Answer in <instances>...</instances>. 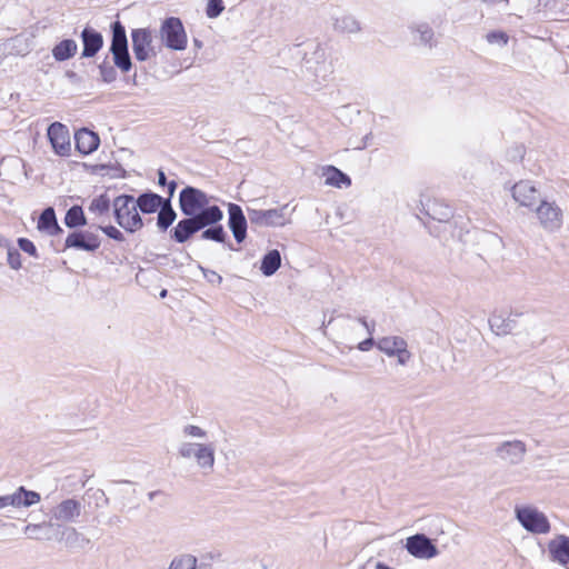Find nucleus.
<instances>
[{
  "label": "nucleus",
  "instance_id": "1",
  "mask_svg": "<svg viewBox=\"0 0 569 569\" xmlns=\"http://www.w3.org/2000/svg\"><path fill=\"white\" fill-rule=\"evenodd\" d=\"M184 438L178 446V456L191 461L203 475L213 472L217 461V447L214 442L204 441L208 430L193 423L182 427Z\"/></svg>",
  "mask_w": 569,
  "mask_h": 569
},
{
  "label": "nucleus",
  "instance_id": "2",
  "mask_svg": "<svg viewBox=\"0 0 569 569\" xmlns=\"http://www.w3.org/2000/svg\"><path fill=\"white\" fill-rule=\"evenodd\" d=\"M81 501L74 498H67L57 503L50 511V520L54 523L53 533L44 535L46 539H54L57 541H69L78 535L76 528L63 526L78 520L82 513Z\"/></svg>",
  "mask_w": 569,
  "mask_h": 569
},
{
  "label": "nucleus",
  "instance_id": "3",
  "mask_svg": "<svg viewBox=\"0 0 569 569\" xmlns=\"http://www.w3.org/2000/svg\"><path fill=\"white\" fill-rule=\"evenodd\" d=\"M222 217L223 213L220 208L211 206L197 217L180 220L173 229V238L177 242L183 243L199 230L219 222Z\"/></svg>",
  "mask_w": 569,
  "mask_h": 569
},
{
  "label": "nucleus",
  "instance_id": "4",
  "mask_svg": "<svg viewBox=\"0 0 569 569\" xmlns=\"http://www.w3.org/2000/svg\"><path fill=\"white\" fill-rule=\"evenodd\" d=\"M537 226L547 233H556L565 223V211L556 200L540 199L531 210Z\"/></svg>",
  "mask_w": 569,
  "mask_h": 569
},
{
  "label": "nucleus",
  "instance_id": "5",
  "mask_svg": "<svg viewBox=\"0 0 569 569\" xmlns=\"http://www.w3.org/2000/svg\"><path fill=\"white\" fill-rule=\"evenodd\" d=\"M247 214L250 223L258 228H280L291 223V216L295 208L282 204L273 209H258L247 207Z\"/></svg>",
  "mask_w": 569,
  "mask_h": 569
},
{
  "label": "nucleus",
  "instance_id": "6",
  "mask_svg": "<svg viewBox=\"0 0 569 569\" xmlns=\"http://www.w3.org/2000/svg\"><path fill=\"white\" fill-rule=\"evenodd\" d=\"M117 223L128 232H136L143 227L138 212V204L132 196L122 194L112 202Z\"/></svg>",
  "mask_w": 569,
  "mask_h": 569
},
{
  "label": "nucleus",
  "instance_id": "7",
  "mask_svg": "<svg viewBox=\"0 0 569 569\" xmlns=\"http://www.w3.org/2000/svg\"><path fill=\"white\" fill-rule=\"evenodd\" d=\"M306 70L315 77V89H319L321 83L332 73V64L326 48L317 43L311 50L306 52Z\"/></svg>",
  "mask_w": 569,
  "mask_h": 569
},
{
  "label": "nucleus",
  "instance_id": "8",
  "mask_svg": "<svg viewBox=\"0 0 569 569\" xmlns=\"http://www.w3.org/2000/svg\"><path fill=\"white\" fill-rule=\"evenodd\" d=\"M515 516L519 523L528 531L535 535H546L551 530L548 517L536 506L521 505L516 506Z\"/></svg>",
  "mask_w": 569,
  "mask_h": 569
},
{
  "label": "nucleus",
  "instance_id": "9",
  "mask_svg": "<svg viewBox=\"0 0 569 569\" xmlns=\"http://www.w3.org/2000/svg\"><path fill=\"white\" fill-rule=\"evenodd\" d=\"M161 44L170 50L183 51L188 46V37L181 20L177 17L166 18L159 28Z\"/></svg>",
  "mask_w": 569,
  "mask_h": 569
},
{
  "label": "nucleus",
  "instance_id": "10",
  "mask_svg": "<svg viewBox=\"0 0 569 569\" xmlns=\"http://www.w3.org/2000/svg\"><path fill=\"white\" fill-rule=\"evenodd\" d=\"M132 51L138 61L156 58L162 44L156 41L152 31L148 28H138L131 31Z\"/></svg>",
  "mask_w": 569,
  "mask_h": 569
},
{
  "label": "nucleus",
  "instance_id": "11",
  "mask_svg": "<svg viewBox=\"0 0 569 569\" xmlns=\"http://www.w3.org/2000/svg\"><path fill=\"white\" fill-rule=\"evenodd\" d=\"M110 51L113 56L114 64L122 72H128L131 69L132 63L128 51L126 30L119 21L112 24V41Z\"/></svg>",
  "mask_w": 569,
  "mask_h": 569
},
{
  "label": "nucleus",
  "instance_id": "12",
  "mask_svg": "<svg viewBox=\"0 0 569 569\" xmlns=\"http://www.w3.org/2000/svg\"><path fill=\"white\" fill-rule=\"evenodd\" d=\"M379 351L389 358H396L397 363L405 367L412 358L408 349V342L400 336H386L376 341Z\"/></svg>",
  "mask_w": 569,
  "mask_h": 569
},
{
  "label": "nucleus",
  "instance_id": "13",
  "mask_svg": "<svg viewBox=\"0 0 569 569\" xmlns=\"http://www.w3.org/2000/svg\"><path fill=\"white\" fill-rule=\"evenodd\" d=\"M179 203L181 211L188 217H197L210 207L207 194L192 187H187L180 192Z\"/></svg>",
  "mask_w": 569,
  "mask_h": 569
},
{
  "label": "nucleus",
  "instance_id": "14",
  "mask_svg": "<svg viewBox=\"0 0 569 569\" xmlns=\"http://www.w3.org/2000/svg\"><path fill=\"white\" fill-rule=\"evenodd\" d=\"M407 552L416 559L429 560L439 555V550L430 538L423 533H416L406 539Z\"/></svg>",
  "mask_w": 569,
  "mask_h": 569
},
{
  "label": "nucleus",
  "instance_id": "15",
  "mask_svg": "<svg viewBox=\"0 0 569 569\" xmlns=\"http://www.w3.org/2000/svg\"><path fill=\"white\" fill-rule=\"evenodd\" d=\"M512 200L522 208L530 211L539 202V190L535 182L531 180H520L516 182L510 189Z\"/></svg>",
  "mask_w": 569,
  "mask_h": 569
},
{
  "label": "nucleus",
  "instance_id": "16",
  "mask_svg": "<svg viewBox=\"0 0 569 569\" xmlns=\"http://www.w3.org/2000/svg\"><path fill=\"white\" fill-rule=\"evenodd\" d=\"M549 560L569 569V536L555 533L546 543Z\"/></svg>",
  "mask_w": 569,
  "mask_h": 569
},
{
  "label": "nucleus",
  "instance_id": "17",
  "mask_svg": "<svg viewBox=\"0 0 569 569\" xmlns=\"http://www.w3.org/2000/svg\"><path fill=\"white\" fill-rule=\"evenodd\" d=\"M47 136L56 154L61 157L70 156V133L64 124L60 122L51 123L48 128Z\"/></svg>",
  "mask_w": 569,
  "mask_h": 569
},
{
  "label": "nucleus",
  "instance_id": "18",
  "mask_svg": "<svg viewBox=\"0 0 569 569\" xmlns=\"http://www.w3.org/2000/svg\"><path fill=\"white\" fill-rule=\"evenodd\" d=\"M41 497L38 492L19 487L12 493L0 496V510L9 506L13 508H29L39 503Z\"/></svg>",
  "mask_w": 569,
  "mask_h": 569
},
{
  "label": "nucleus",
  "instance_id": "19",
  "mask_svg": "<svg viewBox=\"0 0 569 569\" xmlns=\"http://www.w3.org/2000/svg\"><path fill=\"white\" fill-rule=\"evenodd\" d=\"M526 451V445L521 440L506 441L497 448L498 457L512 465L519 463Z\"/></svg>",
  "mask_w": 569,
  "mask_h": 569
},
{
  "label": "nucleus",
  "instance_id": "20",
  "mask_svg": "<svg viewBox=\"0 0 569 569\" xmlns=\"http://www.w3.org/2000/svg\"><path fill=\"white\" fill-rule=\"evenodd\" d=\"M99 237L92 232H72L66 239L67 248L94 251L99 248Z\"/></svg>",
  "mask_w": 569,
  "mask_h": 569
},
{
  "label": "nucleus",
  "instance_id": "21",
  "mask_svg": "<svg viewBox=\"0 0 569 569\" xmlns=\"http://www.w3.org/2000/svg\"><path fill=\"white\" fill-rule=\"evenodd\" d=\"M229 228L237 242H242L247 237V220L242 209L234 203L229 204Z\"/></svg>",
  "mask_w": 569,
  "mask_h": 569
},
{
  "label": "nucleus",
  "instance_id": "22",
  "mask_svg": "<svg viewBox=\"0 0 569 569\" xmlns=\"http://www.w3.org/2000/svg\"><path fill=\"white\" fill-rule=\"evenodd\" d=\"M74 140L78 151L82 154H90L97 150L100 143L99 136L86 128L76 132Z\"/></svg>",
  "mask_w": 569,
  "mask_h": 569
},
{
  "label": "nucleus",
  "instance_id": "23",
  "mask_svg": "<svg viewBox=\"0 0 569 569\" xmlns=\"http://www.w3.org/2000/svg\"><path fill=\"white\" fill-rule=\"evenodd\" d=\"M81 39L83 42L82 57L91 58L102 48L103 38L101 33L97 32L91 28H84L81 32Z\"/></svg>",
  "mask_w": 569,
  "mask_h": 569
},
{
  "label": "nucleus",
  "instance_id": "24",
  "mask_svg": "<svg viewBox=\"0 0 569 569\" xmlns=\"http://www.w3.org/2000/svg\"><path fill=\"white\" fill-rule=\"evenodd\" d=\"M426 213L437 221L446 222L452 217V209L442 200L432 199L426 204Z\"/></svg>",
  "mask_w": 569,
  "mask_h": 569
},
{
  "label": "nucleus",
  "instance_id": "25",
  "mask_svg": "<svg viewBox=\"0 0 569 569\" xmlns=\"http://www.w3.org/2000/svg\"><path fill=\"white\" fill-rule=\"evenodd\" d=\"M322 176L327 186L336 188H348L351 184V179L333 166L323 168Z\"/></svg>",
  "mask_w": 569,
  "mask_h": 569
},
{
  "label": "nucleus",
  "instance_id": "26",
  "mask_svg": "<svg viewBox=\"0 0 569 569\" xmlns=\"http://www.w3.org/2000/svg\"><path fill=\"white\" fill-rule=\"evenodd\" d=\"M78 50V44L73 39H63L58 42L51 50L56 61H66L71 59Z\"/></svg>",
  "mask_w": 569,
  "mask_h": 569
},
{
  "label": "nucleus",
  "instance_id": "27",
  "mask_svg": "<svg viewBox=\"0 0 569 569\" xmlns=\"http://www.w3.org/2000/svg\"><path fill=\"white\" fill-rule=\"evenodd\" d=\"M136 202L143 213H153L164 203L162 198L156 193H143L136 200Z\"/></svg>",
  "mask_w": 569,
  "mask_h": 569
},
{
  "label": "nucleus",
  "instance_id": "28",
  "mask_svg": "<svg viewBox=\"0 0 569 569\" xmlns=\"http://www.w3.org/2000/svg\"><path fill=\"white\" fill-rule=\"evenodd\" d=\"M38 229L49 234H54L60 231L54 210L52 208H47L43 210L38 221Z\"/></svg>",
  "mask_w": 569,
  "mask_h": 569
},
{
  "label": "nucleus",
  "instance_id": "29",
  "mask_svg": "<svg viewBox=\"0 0 569 569\" xmlns=\"http://www.w3.org/2000/svg\"><path fill=\"white\" fill-rule=\"evenodd\" d=\"M281 266V256L278 250H271L269 251L261 261L260 270L261 272L270 277L272 276Z\"/></svg>",
  "mask_w": 569,
  "mask_h": 569
},
{
  "label": "nucleus",
  "instance_id": "30",
  "mask_svg": "<svg viewBox=\"0 0 569 569\" xmlns=\"http://www.w3.org/2000/svg\"><path fill=\"white\" fill-rule=\"evenodd\" d=\"M333 26L337 31L342 33H357L361 29L358 20L349 14L337 17Z\"/></svg>",
  "mask_w": 569,
  "mask_h": 569
},
{
  "label": "nucleus",
  "instance_id": "31",
  "mask_svg": "<svg viewBox=\"0 0 569 569\" xmlns=\"http://www.w3.org/2000/svg\"><path fill=\"white\" fill-rule=\"evenodd\" d=\"M358 326H362L369 335V337L366 340L358 343V349L361 351H369L372 348V346L376 345V342L372 339L373 328H371L365 319H358L357 321L350 320L348 321L346 327L353 331L357 329Z\"/></svg>",
  "mask_w": 569,
  "mask_h": 569
},
{
  "label": "nucleus",
  "instance_id": "32",
  "mask_svg": "<svg viewBox=\"0 0 569 569\" xmlns=\"http://www.w3.org/2000/svg\"><path fill=\"white\" fill-rule=\"evenodd\" d=\"M198 559L192 553L183 552L177 555L170 563L169 569H196Z\"/></svg>",
  "mask_w": 569,
  "mask_h": 569
},
{
  "label": "nucleus",
  "instance_id": "33",
  "mask_svg": "<svg viewBox=\"0 0 569 569\" xmlns=\"http://www.w3.org/2000/svg\"><path fill=\"white\" fill-rule=\"evenodd\" d=\"M110 204L111 202L109 197L106 193H103L92 199L88 207V210L96 217H100L109 211Z\"/></svg>",
  "mask_w": 569,
  "mask_h": 569
},
{
  "label": "nucleus",
  "instance_id": "34",
  "mask_svg": "<svg viewBox=\"0 0 569 569\" xmlns=\"http://www.w3.org/2000/svg\"><path fill=\"white\" fill-rule=\"evenodd\" d=\"M176 219V212L170 206L169 200L164 201L158 213V227L166 230Z\"/></svg>",
  "mask_w": 569,
  "mask_h": 569
},
{
  "label": "nucleus",
  "instance_id": "35",
  "mask_svg": "<svg viewBox=\"0 0 569 569\" xmlns=\"http://www.w3.org/2000/svg\"><path fill=\"white\" fill-rule=\"evenodd\" d=\"M64 221L70 228L84 226L87 223L82 208L79 206H73L68 210Z\"/></svg>",
  "mask_w": 569,
  "mask_h": 569
},
{
  "label": "nucleus",
  "instance_id": "36",
  "mask_svg": "<svg viewBox=\"0 0 569 569\" xmlns=\"http://www.w3.org/2000/svg\"><path fill=\"white\" fill-rule=\"evenodd\" d=\"M489 325L497 335H507L513 329L511 320L506 321L498 315H492L489 318Z\"/></svg>",
  "mask_w": 569,
  "mask_h": 569
},
{
  "label": "nucleus",
  "instance_id": "37",
  "mask_svg": "<svg viewBox=\"0 0 569 569\" xmlns=\"http://www.w3.org/2000/svg\"><path fill=\"white\" fill-rule=\"evenodd\" d=\"M54 523L51 521L41 523H29L24 527V535L31 539H40L44 529L53 531Z\"/></svg>",
  "mask_w": 569,
  "mask_h": 569
},
{
  "label": "nucleus",
  "instance_id": "38",
  "mask_svg": "<svg viewBox=\"0 0 569 569\" xmlns=\"http://www.w3.org/2000/svg\"><path fill=\"white\" fill-rule=\"evenodd\" d=\"M201 238L204 240H213L217 242H223L226 238V232L223 227L218 224L212 228H208L201 233Z\"/></svg>",
  "mask_w": 569,
  "mask_h": 569
},
{
  "label": "nucleus",
  "instance_id": "39",
  "mask_svg": "<svg viewBox=\"0 0 569 569\" xmlns=\"http://www.w3.org/2000/svg\"><path fill=\"white\" fill-rule=\"evenodd\" d=\"M417 33H418V39H419V42L423 46H429L431 47L432 43H433V38H435V32L433 30L427 26V24H421L417 28Z\"/></svg>",
  "mask_w": 569,
  "mask_h": 569
},
{
  "label": "nucleus",
  "instance_id": "40",
  "mask_svg": "<svg viewBox=\"0 0 569 569\" xmlns=\"http://www.w3.org/2000/svg\"><path fill=\"white\" fill-rule=\"evenodd\" d=\"M224 10L222 0H207L206 13L209 18L213 19L219 17Z\"/></svg>",
  "mask_w": 569,
  "mask_h": 569
},
{
  "label": "nucleus",
  "instance_id": "41",
  "mask_svg": "<svg viewBox=\"0 0 569 569\" xmlns=\"http://www.w3.org/2000/svg\"><path fill=\"white\" fill-rule=\"evenodd\" d=\"M486 39L490 44H498L503 47L508 43L509 37L502 31H491L487 33Z\"/></svg>",
  "mask_w": 569,
  "mask_h": 569
},
{
  "label": "nucleus",
  "instance_id": "42",
  "mask_svg": "<svg viewBox=\"0 0 569 569\" xmlns=\"http://www.w3.org/2000/svg\"><path fill=\"white\" fill-rule=\"evenodd\" d=\"M8 263L9 266L18 270L21 267V256L16 249H9L8 250Z\"/></svg>",
  "mask_w": 569,
  "mask_h": 569
},
{
  "label": "nucleus",
  "instance_id": "43",
  "mask_svg": "<svg viewBox=\"0 0 569 569\" xmlns=\"http://www.w3.org/2000/svg\"><path fill=\"white\" fill-rule=\"evenodd\" d=\"M203 277L211 283L220 284L222 282V277L213 270L206 269L199 266Z\"/></svg>",
  "mask_w": 569,
  "mask_h": 569
},
{
  "label": "nucleus",
  "instance_id": "44",
  "mask_svg": "<svg viewBox=\"0 0 569 569\" xmlns=\"http://www.w3.org/2000/svg\"><path fill=\"white\" fill-rule=\"evenodd\" d=\"M18 243L22 251H24L33 257L37 256V249L30 240H28L26 238H20Z\"/></svg>",
  "mask_w": 569,
  "mask_h": 569
},
{
  "label": "nucleus",
  "instance_id": "45",
  "mask_svg": "<svg viewBox=\"0 0 569 569\" xmlns=\"http://www.w3.org/2000/svg\"><path fill=\"white\" fill-rule=\"evenodd\" d=\"M100 229L110 238L114 239V240H118V241H122L123 240V234L120 232V230H118L116 227L113 226H108V227H100Z\"/></svg>",
  "mask_w": 569,
  "mask_h": 569
},
{
  "label": "nucleus",
  "instance_id": "46",
  "mask_svg": "<svg viewBox=\"0 0 569 569\" xmlns=\"http://www.w3.org/2000/svg\"><path fill=\"white\" fill-rule=\"evenodd\" d=\"M100 72L103 81L111 82L116 79V72L112 67H100Z\"/></svg>",
  "mask_w": 569,
  "mask_h": 569
},
{
  "label": "nucleus",
  "instance_id": "47",
  "mask_svg": "<svg viewBox=\"0 0 569 569\" xmlns=\"http://www.w3.org/2000/svg\"><path fill=\"white\" fill-rule=\"evenodd\" d=\"M220 555L214 552H207L200 558V567L210 566V561L218 558Z\"/></svg>",
  "mask_w": 569,
  "mask_h": 569
},
{
  "label": "nucleus",
  "instance_id": "48",
  "mask_svg": "<svg viewBox=\"0 0 569 569\" xmlns=\"http://www.w3.org/2000/svg\"><path fill=\"white\" fill-rule=\"evenodd\" d=\"M158 176H159V180H158L159 184L164 186L166 184V176H164L163 171H159Z\"/></svg>",
  "mask_w": 569,
  "mask_h": 569
},
{
  "label": "nucleus",
  "instance_id": "49",
  "mask_svg": "<svg viewBox=\"0 0 569 569\" xmlns=\"http://www.w3.org/2000/svg\"><path fill=\"white\" fill-rule=\"evenodd\" d=\"M176 186H177V184H176V182H174V181H171V182L169 183V196H170V197L173 194V192H174V190H176Z\"/></svg>",
  "mask_w": 569,
  "mask_h": 569
},
{
  "label": "nucleus",
  "instance_id": "50",
  "mask_svg": "<svg viewBox=\"0 0 569 569\" xmlns=\"http://www.w3.org/2000/svg\"><path fill=\"white\" fill-rule=\"evenodd\" d=\"M376 569H390V568H389V567H387V566H383V565H381V563H377V565H376Z\"/></svg>",
  "mask_w": 569,
  "mask_h": 569
},
{
  "label": "nucleus",
  "instance_id": "51",
  "mask_svg": "<svg viewBox=\"0 0 569 569\" xmlns=\"http://www.w3.org/2000/svg\"><path fill=\"white\" fill-rule=\"evenodd\" d=\"M166 296H167V290H162L161 293H160V297L164 298Z\"/></svg>",
  "mask_w": 569,
  "mask_h": 569
}]
</instances>
